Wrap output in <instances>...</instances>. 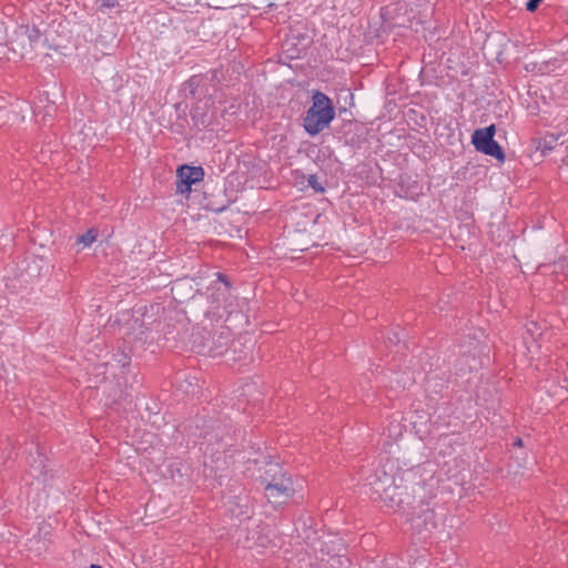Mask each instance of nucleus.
I'll use <instances>...</instances> for the list:
<instances>
[{"label": "nucleus", "instance_id": "nucleus-24", "mask_svg": "<svg viewBox=\"0 0 568 568\" xmlns=\"http://www.w3.org/2000/svg\"><path fill=\"white\" fill-rule=\"evenodd\" d=\"M394 337H395V339L389 338L390 342H394V343L400 342V338H399L398 334H395Z\"/></svg>", "mask_w": 568, "mask_h": 568}, {"label": "nucleus", "instance_id": "nucleus-15", "mask_svg": "<svg viewBox=\"0 0 568 568\" xmlns=\"http://www.w3.org/2000/svg\"><path fill=\"white\" fill-rule=\"evenodd\" d=\"M558 136L550 134L544 138L542 142L539 144V149L545 153L547 151H551L557 144Z\"/></svg>", "mask_w": 568, "mask_h": 568}, {"label": "nucleus", "instance_id": "nucleus-9", "mask_svg": "<svg viewBox=\"0 0 568 568\" xmlns=\"http://www.w3.org/2000/svg\"><path fill=\"white\" fill-rule=\"evenodd\" d=\"M209 290L213 291L209 297L212 304V311L217 312L221 307H226L230 291H225V288L216 286V283H211Z\"/></svg>", "mask_w": 568, "mask_h": 568}, {"label": "nucleus", "instance_id": "nucleus-14", "mask_svg": "<svg viewBox=\"0 0 568 568\" xmlns=\"http://www.w3.org/2000/svg\"><path fill=\"white\" fill-rule=\"evenodd\" d=\"M97 236L98 234L94 230H89L78 237L77 243L83 244L84 247H88L97 240Z\"/></svg>", "mask_w": 568, "mask_h": 568}, {"label": "nucleus", "instance_id": "nucleus-17", "mask_svg": "<svg viewBox=\"0 0 568 568\" xmlns=\"http://www.w3.org/2000/svg\"><path fill=\"white\" fill-rule=\"evenodd\" d=\"M307 184L310 187H312L316 193H324L325 192V186L324 184L320 181L318 176L316 174H311L308 178H307Z\"/></svg>", "mask_w": 568, "mask_h": 568}, {"label": "nucleus", "instance_id": "nucleus-21", "mask_svg": "<svg viewBox=\"0 0 568 568\" xmlns=\"http://www.w3.org/2000/svg\"><path fill=\"white\" fill-rule=\"evenodd\" d=\"M118 6H119L118 0H102V4H101L102 8H106V9H113Z\"/></svg>", "mask_w": 568, "mask_h": 568}, {"label": "nucleus", "instance_id": "nucleus-20", "mask_svg": "<svg viewBox=\"0 0 568 568\" xmlns=\"http://www.w3.org/2000/svg\"><path fill=\"white\" fill-rule=\"evenodd\" d=\"M541 2L542 0H528L525 6L526 10L528 12H535Z\"/></svg>", "mask_w": 568, "mask_h": 568}, {"label": "nucleus", "instance_id": "nucleus-19", "mask_svg": "<svg viewBox=\"0 0 568 568\" xmlns=\"http://www.w3.org/2000/svg\"><path fill=\"white\" fill-rule=\"evenodd\" d=\"M216 277H217V281L215 282L216 284L221 283V284H223V286H224L223 288H225V291H231L232 284L225 274L219 272V273H216Z\"/></svg>", "mask_w": 568, "mask_h": 568}, {"label": "nucleus", "instance_id": "nucleus-22", "mask_svg": "<svg viewBox=\"0 0 568 568\" xmlns=\"http://www.w3.org/2000/svg\"><path fill=\"white\" fill-rule=\"evenodd\" d=\"M237 517L250 518L247 505L241 506L240 511L236 514Z\"/></svg>", "mask_w": 568, "mask_h": 568}, {"label": "nucleus", "instance_id": "nucleus-12", "mask_svg": "<svg viewBox=\"0 0 568 568\" xmlns=\"http://www.w3.org/2000/svg\"><path fill=\"white\" fill-rule=\"evenodd\" d=\"M205 78L202 74L192 75L185 82V89L189 90V93L193 99H201V97L204 94L202 90Z\"/></svg>", "mask_w": 568, "mask_h": 568}, {"label": "nucleus", "instance_id": "nucleus-16", "mask_svg": "<svg viewBox=\"0 0 568 568\" xmlns=\"http://www.w3.org/2000/svg\"><path fill=\"white\" fill-rule=\"evenodd\" d=\"M26 34H27L31 45L36 44L41 38V31L36 26H32V27L27 26Z\"/></svg>", "mask_w": 568, "mask_h": 568}, {"label": "nucleus", "instance_id": "nucleus-8", "mask_svg": "<svg viewBox=\"0 0 568 568\" xmlns=\"http://www.w3.org/2000/svg\"><path fill=\"white\" fill-rule=\"evenodd\" d=\"M191 118L195 126L207 128L212 124V114L209 113V102L197 103L191 110Z\"/></svg>", "mask_w": 568, "mask_h": 568}, {"label": "nucleus", "instance_id": "nucleus-1", "mask_svg": "<svg viewBox=\"0 0 568 568\" xmlns=\"http://www.w3.org/2000/svg\"><path fill=\"white\" fill-rule=\"evenodd\" d=\"M386 467L387 465L377 467L369 477L372 495L375 499L382 500L389 509H404L405 505L410 503V495L407 491V486L404 485V477L399 473H392L393 464L389 465V471Z\"/></svg>", "mask_w": 568, "mask_h": 568}, {"label": "nucleus", "instance_id": "nucleus-18", "mask_svg": "<svg viewBox=\"0 0 568 568\" xmlns=\"http://www.w3.org/2000/svg\"><path fill=\"white\" fill-rule=\"evenodd\" d=\"M114 359L118 362V364L121 366V367H126L130 365V357L123 353V352H119L116 354H114Z\"/></svg>", "mask_w": 568, "mask_h": 568}, {"label": "nucleus", "instance_id": "nucleus-11", "mask_svg": "<svg viewBox=\"0 0 568 568\" xmlns=\"http://www.w3.org/2000/svg\"><path fill=\"white\" fill-rule=\"evenodd\" d=\"M213 344L215 345L214 352L216 355L223 354L231 342V331L229 327H221L220 331L213 335ZM213 351V348H211Z\"/></svg>", "mask_w": 568, "mask_h": 568}, {"label": "nucleus", "instance_id": "nucleus-2", "mask_svg": "<svg viewBox=\"0 0 568 568\" xmlns=\"http://www.w3.org/2000/svg\"><path fill=\"white\" fill-rule=\"evenodd\" d=\"M336 116L335 105L332 99L322 91H313L312 105L306 110L303 118V129L315 136L329 128Z\"/></svg>", "mask_w": 568, "mask_h": 568}, {"label": "nucleus", "instance_id": "nucleus-4", "mask_svg": "<svg viewBox=\"0 0 568 568\" xmlns=\"http://www.w3.org/2000/svg\"><path fill=\"white\" fill-rule=\"evenodd\" d=\"M409 521L413 535L419 541H426L438 527V515L428 503L422 501L414 508Z\"/></svg>", "mask_w": 568, "mask_h": 568}, {"label": "nucleus", "instance_id": "nucleus-10", "mask_svg": "<svg viewBox=\"0 0 568 568\" xmlns=\"http://www.w3.org/2000/svg\"><path fill=\"white\" fill-rule=\"evenodd\" d=\"M212 434H210V445L220 444L224 440L229 434L231 426L217 418H212V425H210Z\"/></svg>", "mask_w": 568, "mask_h": 568}, {"label": "nucleus", "instance_id": "nucleus-5", "mask_svg": "<svg viewBox=\"0 0 568 568\" xmlns=\"http://www.w3.org/2000/svg\"><path fill=\"white\" fill-rule=\"evenodd\" d=\"M495 124L477 129L471 135V143L478 152L493 156L503 163L506 155L501 145L495 140Z\"/></svg>", "mask_w": 568, "mask_h": 568}, {"label": "nucleus", "instance_id": "nucleus-3", "mask_svg": "<svg viewBox=\"0 0 568 568\" xmlns=\"http://www.w3.org/2000/svg\"><path fill=\"white\" fill-rule=\"evenodd\" d=\"M260 480L272 504H282L295 494L291 475L278 463H268Z\"/></svg>", "mask_w": 568, "mask_h": 568}, {"label": "nucleus", "instance_id": "nucleus-13", "mask_svg": "<svg viewBox=\"0 0 568 568\" xmlns=\"http://www.w3.org/2000/svg\"><path fill=\"white\" fill-rule=\"evenodd\" d=\"M302 41H305L303 44H302V48H295V49H292V48H288L286 49L287 52H290V58L291 59H294V58H301L302 54H304L311 43V40L307 38V37H302Z\"/></svg>", "mask_w": 568, "mask_h": 568}, {"label": "nucleus", "instance_id": "nucleus-7", "mask_svg": "<svg viewBox=\"0 0 568 568\" xmlns=\"http://www.w3.org/2000/svg\"><path fill=\"white\" fill-rule=\"evenodd\" d=\"M204 179L202 166L183 164L176 171V192L181 194L190 193L193 184Z\"/></svg>", "mask_w": 568, "mask_h": 568}, {"label": "nucleus", "instance_id": "nucleus-25", "mask_svg": "<svg viewBox=\"0 0 568 568\" xmlns=\"http://www.w3.org/2000/svg\"><path fill=\"white\" fill-rule=\"evenodd\" d=\"M90 568H103V567H102V566H100V565H97V564H92V565L90 566Z\"/></svg>", "mask_w": 568, "mask_h": 568}, {"label": "nucleus", "instance_id": "nucleus-26", "mask_svg": "<svg viewBox=\"0 0 568 568\" xmlns=\"http://www.w3.org/2000/svg\"><path fill=\"white\" fill-rule=\"evenodd\" d=\"M274 7H275V4H274V3H268V4H267V8H270V9H272V8H274Z\"/></svg>", "mask_w": 568, "mask_h": 568}, {"label": "nucleus", "instance_id": "nucleus-23", "mask_svg": "<svg viewBox=\"0 0 568 568\" xmlns=\"http://www.w3.org/2000/svg\"><path fill=\"white\" fill-rule=\"evenodd\" d=\"M513 445L516 446V447H523L524 446V442H523L521 438L518 437V438L515 439Z\"/></svg>", "mask_w": 568, "mask_h": 568}, {"label": "nucleus", "instance_id": "nucleus-6", "mask_svg": "<svg viewBox=\"0 0 568 568\" xmlns=\"http://www.w3.org/2000/svg\"><path fill=\"white\" fill-rule=\"evenodd\" d=\"M210 425H212V417L206 415H196L183 426V432L189 437V440L193 442V444H197L200 439H203L207 445H210V434H212Z\"/></svg>", "mask_w": 568, "mask_h": 568}]
</instances>
